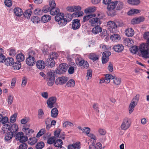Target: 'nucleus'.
Masks as SVG:
<instances>
[{"label":"nucleus","mask_w":149,"mask_h":149,"mask_svg":"<svg viewBox=\"0 0 149 149\" xmlns=\"http://www.w3.org/2000/svg\"><path fill=\"white\" fill-rule=\"evenodd\" d=\"M78 61V63H76L77 64L80 66H81L82 68L87 69L89 67V63L87 61L83 59L80 60L79 59Z\"/></svg>","instance_id":"4468645a"},{"label":"nucleus","mask_w":149,"mask_h":149,"mask_svg":"<svg viewBox=\"0 0 149 149\" xmlns=\"http://www.w3.org/2000/svg\"><path fill=\"white\" fill-rule=\"evenodd\" d=\"M137 104L134 103V102H131L129 107V111L130 114L133 111L135 106Z\"/></svg>","instance_id":"a18cd8bd"},{"label":"nucleus","mask_w":149,"mask_h":149,"mask_svg":"<svg viewBox=\"0 0 149 149\" xmlns=\"http://www.w3.org/2000/svg\"><path fill=\"white\" fill-rule=\"evenodd\" d=\"M116 7L115 1L109 3L107 7V13L109 16L113 17L116 14V12L114 10Z\"/></svg>","instance_id":"20e7f679"},{"label":"nucleus","mask_w":149,"mask_h":149,"mask_svg":"<svg viewBox=\"0 0 149 149\" xmlns=\"http://www.w3.org/2000/svg\"><path fill=\"white\" fill-rule=\"evenodd\" d=\"M113 49L116 52H120L123 50L124 46L120 44L115 45L113 47Z\"/></svg>","instance_id":"aec40b11"},{"label":"nucleus","mask_w":149,"mask_h":149,"mask_svg":"<svg viewBox=\"0 0 149 149\" xmlns=\"http://www.w3.org/2000/svg\"><path fill=\"white\" fill-rule=\"evenodd\" d=\"M51 10V8H50L48 6H46L44 7L42 9L43 12L46 13L49 11L50 12Z\"/></svg>","instance_id":"e2e57ef3"},{"label":"nucleus","mask_w":149,"mask_h":149,"mask_svg":"<svg viewBox=\"0 0 149 149\" xmlns=\"http://www.w3.org/2000/svg\"><path fill=\"white\" fill-rule=\"evenodd\" d=\"M78 129L81 130L83 132H85L87 134H89L91 130L88 127H84L83 128H82L80 126H78L77 127Z\"/></svg>","instance_id":"c03bdc74"},{"label":"nucleus","mask_w":149,"mask_h":149,"mask_svg":"<svg viewBox=\"0 0 149 149\" xmlns=\"http://www.w3.org/2000/svg\"><path fill=\"white\" fill-rule=\"evenodd\" d=\"M80 143L79 142H76L72 144L69 145L68 146V149H79L80 148Z\"/></svg>","instance_id":"4be33fe9"},{"label":"nucleus","mask_w":149,"mask_h":149,"mask_svg":"<svg viewBox=\"0 0 149 149\" xmlns=\"http://www.w3.org/2000/svg\"><path fill=\"white\" fill-rule=\"evenodd\" d=\"M40 18L38 16H33L31 18V21L34 23H38L40 21Z\"/></svg>","instance_id":"6e6d98bb"},{"label":"nucleus","mask_w":149,"mask_h":149,"mask_svg":"<svg viewBox=\"0 0 149 149\" xmlns=\"http://www.w3.org/2000/svg\"><path fill=\"white\" fill-rule=\"evenodd\" d=\"M105 79L106 80V83L108 84L109 83L110 81V79H113V76L111 74H107L105 75Z\"/></svg>","instance_id":"79ce46f5"},{"label":"nucleus","mask_w":149,"mask_h":149,"mask_svg":"<svg viewBox=\"0 0 149 149\" xmlns=\"http://www.w3.org/2000/svg\"><path fill=\"white\" fill-rule=\"evenodd\" d=\"M126 35L128 37H132L134 34V30L130 28H128L125 31Z\"/></svg>","instance_id":"412c9836"},{"label":"nucleus","mask_w":149,"mask_h":149,"mask_svg":"<svg viewBox=\"0 0 149 149\" xmlns=\"http://www.w3.org/2000/svg\"><path fill=\"white\" fill-rule=\"evenodd\" d=\"M127 3L130 4L134 5H137L140 3L139 0H128Z\"/></svg>","instance_id":"49530a36"},{"label":"nucleus","mask_w":149,"mask_h":149,"mask_svg":"<svg viewBox=\"0 0 149 149\" xmlns=\"http://www.w3.org/2000/svg\"><path fill=\"white\" fill-rule=\"evenodd\" d=\"M27 144L25 143H22L19 147L18 149H26L27 148Z\"/></svg>","instance_id":"338daca9"},{"label":"nucleus","mask_w":149,"mask_h":149,"mask_svg":"<svg viewBox=\"0 0 149 149\" xmlns=\"http://www.w3.org/2000/svg\"><path fill=\"white\" fill-rule=\"evenodd\" d=\"M36 65L38 69H43L45 67L46 63L42 60H38L36 62Z\"/></svg>","instance_id":"f3484780"},{"label":"nucleus","mask_w":149,"mask_h":149,"mask_svg":"<svg viewBox=\"0 0 149 149\" xmlns=\"http://www.w3.org/2000/svg\"><path fill=\"white\" fill-rule=\"evenodd\" d=\"M38 118L39 119H43L44 118V113L42 109H40L38 111Z\"/></svg>","instance_id":"864d4df0"},{"label":"nucleus","mask_w":149,"mask_h":149,"mask_svg":"<svg viewBox=\"0 0 149 149\" xmlns=\"http://www.w3.org/2000/svg\"><path fill=\"white\" fill-rule=\"evenodd\" d=\"M8 123L11 125L10 131H12L14 134L17 133L18 128V125L15 124H11L9 123Z\"/></svg>","instance_id":"b1692460"},{"label":"nucleus","mask_w":149,"mask_h":149,"mask_svg":"<svg viewBox=\"0 0 149 149\" xmlns=\"http://www.w3.org/2000/svg\"><path fill=\"white\" fill-rule=\"evenodd\" d=\"M45 146L44 142L40 141L38 143L36 146V149H42Z\"/></svg>","instance_id":"603ef678"},{"label":"nucleus","mask_w":149,"mask_h":149,"mask_svg":"<svg viewBox=\"0 0 149 149\" xmlns=\"http://www.w3.org/2000/svg\"><path fill=\"white\" fill-rule=\"evenodd\" d=\"M58 111L56 108H54L52 109L51 111V116L52 118H56L57 117Z\"/></svg>","instance_id":"2f4dec72"},{"label":"nucleus","mask_w":149,"mask_h":149,"mask_svg":"<svg viewBox=\"0 0 149 149\" xmlns=\"http://www.w3.org/2000/svg\"><path fill=\"white\" fill-rule=\"evenodd\" d=\"M51 19V17L50 15H45L41 17V21L43 23H45L50 20Z\"/></svg>","instance_id":"cd10ccee"},{"label":"nucleus","mask_w":149,"mask_h":149,"mask_svg":"<svg viewBox=\"0 0 149 149\" xmlns=\"http://www.w3.org/2000/svg\"><path fill=\"white\" fill-rule=\"evenodd\" d=\"M73 16L72 14H68L66 15H64V19L66 20L67 22H69L72 19Z\"/></svg>","instance_id":"13d9d810"},{"label":"nucleus","mask_w":149,"mask_h":149,"mask_svg":"<svg viewBox=\"0 0 149 149\" xmlns=\"http://www.w3.org/2000/svg\"><path fill=\"white\" fill-rule=\"evenodd\" d=\"M100 47L102 49L103 51L108 50L110 49L109 47L104 44H101L100 45Z\"/></svg>","instance_id":"0e129e2a"},{"label":"nucleus","mask_w":149,"mask_h":149,"mask_svg":"<svg viewBox=\"0 0 149 149\" xmlns=\"http://www.w3.org/2000/svg\"><path fill=\"white\" fill-rule=\"evenodd\" d=\"M17 61L20 62L23 61L24 60V56L22 53L17 54L16 56Z\"/></svg>","instance_id":"c9c22d12"},{"label":"nucleus","mask_w":149,"mask_h":149,"mask_svg":"<svg viewBox=\"0 0 149 149\" xmlns=\"http://www.w3.org/2000/svg\"><path fill=\"white\" fill-rule=\"evenodd\" d=\"M113 83L116 85H118L120 84L121 80V79L120 78L116 77L115 76H113Z\"/></svg>","instance_id":"a19ab883"},{"label":"nucleus","mask_w":149,"mask_h":149,"mask_svg":"<svg viewBox=\"0 0 149 149\" xmlns=\"http://www.w3.org/2000/svg\"><path fill=\"white\" fill-rule=\"evenodd\" d=\"M67 68V66L65 63H63L60 64L58 67V69L56 70V73L61 74L63 72H66Z\"/></svg>","instance_id":"9d476101"},{"label":"nucleus","mask_w":149,"mask_h":149,"mask_svg":"<svg viewBox=\"0 0 149 149\" xmlns=\"http://www.w3.org/2000/svg\"><path fill=\"white\" fill-rule=\"evenodd\" d=\"M31 13L32 12L30 10H26L23 13L24 16L25 18L29 19L30 18Z\"/></svg>","instance_id":"de8ad7c7"},{"label":"nucleus","mask_w":149,"mask_h":149,"mask_svg":"<svg viewBox=\"0 0 149 149\" xmlns=\"http://www.w3.org/2000/svg\"><path fill=\"white\" fill-rule=\"evenodd\" d=\"M80 20L79 19H74L73 20L72 24V29L74 30L77 29L80 27L81 24Z\"/></svg>","instance_id":"f8f14e48"},{"label":"nucleus","mask_w":149,"mask_h":149,"mask_svg":"<svg viewBox=\"0 0 149 149\" xmlns=\"http://www.w3.org/2000/svg\"><path fill=\"white\" fill-rule=\"evenodd\" d=\"M130 51L134 54L137 52L139 56L145 58H149V49L148 46L144 44L141 45L139 48L136 46H132L131 48Z\"/></svg>","instance_id":"f257e3e1"},{"label":"nucleus","mask_w":149,"mask_h":149,"mask_svg":"<svg viewBox=\"0 0 149 149\" xmlns=\"http://www.w3.org/2000/svg\"><path fill=\"white\" fill-rule=\"evenodd\" d=\"M88 58L91 60H92L93 62H94L98 60L99 58V56L96 53H91L89 54Z\"/></svg>","instance_id":"a211bd4d"},{"label":"nucleus","mask_w":149,"mask_h":149,"mask_svg":"<svg viewBox=\"0 0 149 149\" xmlns=\"http://www.w3.org/2000/svg\"><path fill=\"white\" fill-rule=\"evenodd\" d=\"M144 20V18L143 17H140L138 18H135L132 19L131 23L133 24H139L141 22H143Z\"/></svg>","instance_id":"6ab92c4d"},{"label":"nucleus","mask_w":149,"mask_h":149,"mask_svg":"<svg viewBox=\"0 0 149 149\" xmlns=\"http://www.w3.org/2000/svg\"><path fill=\"white\" fill-rule=\"evenodd\" d=\"M14 62V59L12 57L7 58H6L4 61L5 64L7 66H10L12 65Z\"/></svg>","instance_id":"bb28decb"},{"label":"nucleus","mask_w":149,"mask_h":149,"mask_svg":"<svg viewBox=\"0 0 149 149\" xmlns=\"http://www.w3.org/2000/svg\"><path fill=\"white\" fill-rule=\"evenodd\" d=\"M124 43L125 45L128 47H131L134 43L133 40L131 38H125L124 40Z\"/></svg>","instance_id":"a878e982"},{"label":"nucleus","mask_w":149,"mask_h":149,"mask_svg":"<svg viewBox=\"0 0 149 149\" xmlns=\"http://www.w3.org/2000/svg\"><path fill=\"white\" fill-rule=\"evenodd\" d=\"M69 65L70 67L68 70V72L70 74H72L74 72V68H76V65L74 62H72L70 63Z\"/></svg>","instance_id":"dca6fc26"},{"label":"nucleus","mask_w":149,"mask_h":149,"mask_svg":"<svg viewBox=\"0 0 149 149\" xmlns=\"http://www.w3.org/2000/svg\"><path fill=\"white\" fill-rule=\"evenodd\" d=\"M93 28L92 32L94 34H96L102 31V28L99 26H95Z\"/></svg>","instance_id":"393cba45"},{"label":"nucleus","mask_w":149,"mask_h":149,"mask_svg":"<svg viewBox=\"0 0 149 149\" xmlns=\"http://www.w3.org/2000/svg\"><path fill=\"white\" fill-rule=\"evenodd\" d=\"M13 11L15 15L18 17H20L23 13L22 9L19 7L15 8Z\"/></svg>","instance_id":"5701e85b"},{"label":"nucleus","mask_w":149,"mask_h":149,"mask_svg":"<svg viewBox=\"0 0 149 149\" xmlns=\"http://www.w3.org/2000/svg\"><path fill=\"white\" fill-rule=\"evenodd\" d=\"M140 10L136 9H132L129 11L127 14L129 15H131L133 14L138 13L140 12Z\"/></svg>","instance_id":"8fccbe9b"},{"label":"nucleus","mask_w":149,"mask_h":149,"mask_svg":"<svg viewBox=\"0 0 149 149\" xmlns=\"http://www.w3.org/2000/svg\"><path fill=\"white\" fill-rule=\"evenodd\" d=\"M111 54V53L109 51H105L102 54L103 56L109 58V56Z\"/></svg>","instance_id":"69168bd1"},{"label":"nucleus","mask_w":149,"mask_h":149,"mask_svg":"<svg viewBox=\"0 0 149 149\" xmlns=\"http://www.w3.org/2000/svg\"><path fill=\"white\" fill-rule=\"evenodd\" d=\"M75 84V81L73 79H70L66 84L65 87L72 88L74 86Z\"/></svg>","instance_id":"c85d7f7f"},{"label":"nucleus","mask_w":149,"mask_h":149,"mask_svg":"<svg viewBox=\"0 0 149 149\" xmlns=\"http://www.w3.org/2000/svg\"><path fill=\"white\" fill-rule=\"evenodd\" d=\"M8 121V118L7 117H3L1 114H0V123L4 124L7 123Z\"/></svg>","instance_id":"37998d69"},{"label":"nucleus","mask_w":149,"mask_h":149,"mask_svg":"<svg viewBox=\"0 0 149 149\" xmlns=\"http://www.w3.org/2000/svg\"><path fill=\"white\" fill-rule=\"evenodd\" d=\"M60 10L58 8H54L53 9H51L50 11V14L53 15H56V16L57 15L60 14L62 13H60Z\"/></svg>","instance_id":"58836bf2"},{"label":"nucleus","mask_w":149,"mask_h":149,"mask_svg":"<svg viewBox=\"0 0 149 149\" xmlns=\"http://www.w3.org/2000/svg\"><path fill=\"white\" fill-rule=\"evenodd\" d=\"M94 17H92L89 20V22L91 25L92 26H100L101 24L100 19Z\"/></svg>","instance_id":"9b49d317"},{"label":"nucleus","mask_w":149,"mask_h":149,"mask_svg":"<svg viewBox=\"0 0 149 149\" xmlns=\"http://www.w3.org/2000/svg\"><path fill=\"white\" fill-rule=\"evenodd\" d=\"M96 10V7H89L85 9L84 13L86 14L93 13Z\"/></svg>","instance_id":"72a5a7b5"},{"label":"nucleus","mask_w":149,"mask_h":149,"mask_svg":"<svg viewBox=\"0 0 149 149\" xmlns=\"http://www.w3.org/2000/svg\"><path fill=\"white\" fill-rule=\"evenodd\" d=\"M38 139L35 137H33L30 138L28 140V143L31 145L35 144L37 141Z\"/></svg>","instance_id":"e433bc0d"},{"label":"nucleus","mask_w":149,"mask_h":149,"mask_svg":"<svg viewBox=\"0 0 149 149\" xmlns=\"http://www.w3.org/2000/svg\"><path fill=\"white\" fill-rule=\"evenodd\" d=\"M26 63L28 65L32 66L35 64V59L33 57H28L26 58Z\"/></svg>","instance_id":"2eb2a0df"},{"label":"nucleus","mask_w":149,"mask_h":149,"mask_svg":"<svg viewBox=\"0 0 149 149\" xmlns=\"http://www.w3.org/2000/svg\"><path fill=\"white\" fill-rule=\"evenodd\" d=\"M130 124L129 119L127 118H125L123 120L120 126V128L122 130H127L130 126Z\"/></svg>","instance_id":"423d86ee"},{"label":"nucleus","mask_w":149,"mask_h":149,"mask_svg":"<svg viewBox=\"0 0 149 149\" xmlns=\"http://www.w3.org/2000/svg\"><path fill=\"white\" fill-rule=\"evenodd\" d=\"M68 80V77L64 76L59 77L56 79L55 84L57 85H63L65 84Z\"/></svg>","instance_id":"0eeeda50"},{"label":"nucleus","mask_w":149,"mask_h":149,"mask_svg":"<svg viewBox=\"0 0 149 149\" xmlns=\"http://www.w3.org/2000/svg\"><path fill=\"white\" fill-rule=\"evenodd\" d=\"M22 131L25 133L26 135L29 136L30 135L34 132L33 130L28 128H23Z\"/></svg>","instance_id":"f704fd0d"},{"label":"nucleus","mask_w":149,"mask_h":149,"mask_svg":"<svg viewBox=\"0 0 149 149\" xmlns=\"http://www.w3.org/2000/svg\"><path fill=\"white\" fill-rule=\"evenodd\" d=\"M64 15L62 13L58 15L55 17V20L58 23L60 27L65 26L67 23L66 20L64 18Z\"/></svg>","instance_id":"39448f33"},{"label":"nucleus","mask_w":149,"mask_h":149,"mask_svg":"<svg viewBox=\"0 0 149 149\" xmlns=\"http://www.w3.org/2000/svg\"><path fill=\"white\" fill-rule=\"evenodd\" d=\"M49 3L50 6L49 7L51 8V9H53L54 8H55L56 4L54 0H49Z\"/></svg>","instance_id":"bf43d9fd"},{"label":"nucleus","mask_w":149,"mask_h":149,"mask_svg":"<svg viewBox=\"0 0 149 149\" xmlns=\"http://www.w3.org/2000/svg\"><path fill=\"white\" fill-rule=\"evenodd\" d=\"M95 16L96 15L95 14L88 15L84 16L83 17V22H85L89 19L90 20L92 17H95Z\"/></svg>","instance_id":"09e8293b"},{"label":"nucleus","mask_w":149,"mask_h":149,"mask_svg":"<svg viewBox=\"0 0 149 149\" xmlns=\"http://www.w3.org/2000/svg\"><path fill=\"white\" fill-rule=\"evenodd\" d=\"M42 12V10H41L39 8H37L35 9L34 11V13L37 15H41Z\"/></svg>","instance_id":"774afa93"},{"label":"nucleus","mask_w":149,"mask_h":149,"mask_svg":"<svg viewBox=\"0 0 149 149\" xmlns=\"http://www.w3.org/2000/svg\"><path fill=\"white\" fill-rule=\"evenodd\" d=\"M28 57H35L36 55V52L34 49H33L32 48H30L28 50Z\"/></svg>","instance_id":"c756f323"},{"label":"nucleus","mask_w":149,"mask_h":149,"mask_svg":"<svg viewBox=\"0 0 149 149\" xmlns=\"http://www.w3.org/2000/svg\"><path fill=\"white\" fill-rule=\"evenodd\" d=\"M63 141L60 139H57L55 140L54 143V146L56 147H59L62 146L63 144Z\"/></svg>","instance_id":"3c124183"},{"label":"nucleus","mask_w":149,"mask_h":149,"mask_svg":"<svg viewBox=\"0 0 149 149\" xmlns=\"http://www.w3.org/2000/svg\"><path fill=\"white\" fill-rule=\"evenodd\" d=\"M15 136V134L12 131H10L7 133L5 135L4 140L8 143H9L11 141V139Z\"/></svg>","instance_id":"ddd939ff"},{"label":"nucleus","mask_w":149,"mask_h":149,"mask_svg":"<svg viewBox=\"0 0 149 149\" xmlns=\"http://www.w3.org/2000/svg\"><path fill=\"white\" fill-rule=\"evenodd\" d=\"M46 130L45 129H42L40 130L36 135V137H39L44 134L46 132Z\"/></svg>","instance_id":"4d7b16f0"},{"label":"nucleus","mask_w":149,"mask_h":149,"mask_svg":"<svg viewBox=\"0 0 149 149\" xmlns=\"http://www.w3.org/2000/svg\"><path fill=\"white\" fill-rule=\"evenodd\" d=\"M12 65L13 68L15 70H19L21 67V62L17 61L15 62H14Z\"/></svg>","instance_id":"ea45409f"},{"label":"nucleus","mask_w":149,"mask_h":149,"mask_svg":"<svg viewBox=\"0 0 149 149\" xmlns=\"http://www.w3.org/2000/svg\"><path fill=\"white\" fill-rule=\"evenodd\" d=\"M3 124V126L2 128V132H3V134L6 133V132H7L6 130L7 129L8 130L10 131V129L11 125L10 124H8L6 123H5Z\"/></svg>","instance_id":"473e14b6"},{"label":"nucleus","mask_w":149,"mask_h":149,"mask_svg":"<svg viewBox=\"0 0 149 149\" xmlns=\"http://www.w3.org/2000/svg\"><path fill=\"white\" fill-rule=\"evenodd\" d=\"M56 98L55 97H49L47 100V107L50 109H52L54 107L56 104Z\"/></svg>","instance_id":"6e6552de"},{"label":"nucleus","mask_w":149,"mask_h":149,"mask_svg":"<svg viewBox=\"0 0 149 149\" xmlns=\"http://www.w3.org/2000/svg\"><path fill=\"white\" fill-rule=\"evenodd\" d=\"M107 24L110 32L113 33L115 32L116 31L118 26H122L123 25V24L122 23L119 24L118 22L115 23L112 21H109L108 22Z\"/></svg>","instance_id":"7ed1b4c3"},{"label":"nucleus","mask_w":149,"mask_h":149,"mask_svg":"<svg viewBox=\"0 0 149 149\" xmlns=\"http://www.w3.org/2000/svg\"><path fill=\"white\" fill-rule=\"evenodd\" d=\"M55 72L54 71L48 72L47 74V83L48 86H51L54 83Z\"/></svg>","instance_id":"f03ea898"},{"label":"nucleus","mask_w":149,"mask_h":149,"mask_svg":"<svg viewBox=\"0 0 149 149\" xmlns=\"http://www.w3.org/2000/svg\"><path fill=\"white\" fill-rule=\"evenodd\" d=\"M17 115V113H15L11 116L10 121L11 123H14L16 121Z\"/></svg>","instance_id":"680f3d73"},{"label":"nucleus","mask_w":149,"mask_h":149,"mask_svg":"<svg viewBox=\"0 0 149 149\" xmlns=\"http://www.w3.org/2000/svg\"><path fill=\"white\" fill-rule=\"evenodd\" d=\"M52 56H49V58L46 60V65L49 68H52L55 65V61L54 59H56V56L54 57Z\"/></svg>","instance_id":"1a4fd4ad"},{"label":"nucleus","mask_w":149,"mask_h":149,"mask_svg":"<svg viewBox=\"0 0 149 149\" xmlns=\"http://www.w3.org/2000/svg\"><path fill=\"white\" fill-rule=\"evenodd\" d=\"M139 98V95L137 94L132 99L131 102H134V103L137 104Z\"/></svg>","instance_id":"052dcab7"},{"label":"nucleus","mask_w":149,"mask_h":149,"mask_svg":"<svg viewBox=\"0 0 149 149\" xmlns=\"http://www.w3.org/2000/svg\"><path fill=\"white\" fill-rule=\"evenodd\" d=\"M116 6V10H121L124 8V4L121 1H115Z\"/></svg>","instance_id":"7c9ffc66"},{"label":"nucleus","mask_w":149,"mask_h":149,"mask_svg":"<svg viewBox=\"0 0 149 149\" xmlns=\"http://www.w3.org/2000/svg\"><path fill=\"white\" fill-rule=\"evenodd\" d=\"M120 36L118 34H114L110 36V39L114 42L117 41L120 39Z\"/></svg>","instance_id":"4c0bfd02"},{"label":"nucleus","mask_w":149,"mask_h":149,"mask_svg":"<svg viewBox=\"0 0 149 149\" xmlns=\"http://www.w3.org/2000/svg\"><path fill=\"white\" fill-rule=\"evenodd\" d=\"M56 140V138L54 136H52L48 138L47 140V143L49 144L54 143Z\"/></svg>","instance_id":"5fc2aeb1"}]
</instances>
